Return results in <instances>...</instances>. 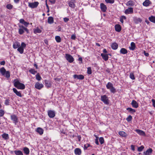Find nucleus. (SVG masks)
Listing matches in <instances>:
<instances>
[{
  "mask_svg": "<svg viewBox=\"0 0 155 155\" xmlns=\"http://www.w3.org/2000/svg\"><path fill=\"white\" fill-rule=\"evenodd\" d=\"M14 86L18 89L23 90L25 89V86L22 83H20L18 81H15L14 83Z\"/></svg>",
  "mask_w": 155,
  "mask_h": 155,
  "instance_id": "f257e3e1",
  "label": "nucleus"
},
{
  "mask_svg": "<svg viewBox=\"0 0 155 155\" xmlns=\"http://www.w3.org/2000/svg\"><path fill=\"white\" fill-rule=\"evenodd\" d=\"M101 100L105 104H109L108 97L106 95L101 96Z\"/></svg>",
  "mask_w": 155,
  "mask_h": 155,
  "instance_id": "f03ea898",
  "label": "nucleus"
},
{
  "mask_svg": "<svg viewBox=\"0 0 155 155\" xmlns=\"http://www.w3.org/2000/svg\"><path fill=\"white\" fill-rule=\"evenodd\" d=\"M65 58L70 63L72 62L74 60V58L72 56L69 54H66Z\"/></svg>",
  "mask_w": 155,
  "mask_h": 155,
  "instance_id": "7ed1b4c3",
  "label": "nucleus"
},
{
  "mask_svg": "<svg viewBox=\"0 0 155 155\" xmlns=\"http://www.w3.org/2000/svg\"><path fill=\"white\" fill-rule=\"evenodd\" d=\"M11 118L13 122L15 125L18 122V119L17 116L15 114H13L11 116Z\"/></svg>",
  "mask_w": 155,
  "mask_h": 155,
  "instance_id": "20e7f679",
  "label": "nucleus"
},
{
  "mask_svg": "<svg viewBox=\"0 0 155 155\" xmlns=\"http://www.w3.org/2000/svg\"><path fill=\"white\" fill-rule=\"evenodd\" d=\"M39 4L38 2H35L33 3H29L28 6L31 8H35L37 7Z\"/></svg>",
  "mask_w": 155,
  "mask_h": 155,
  "instance_id": "39448f33",
  "label": "nucleus"
},
{
  "mask_svg": "<svg viewBox=\"0 0 155 155\" xmlns=\"http://www.w3.org/2000/svg\"><path fill=\"white\" fill-rule=\"evenodd\" d=\"M48 116L51 118L54 117L55 115V112L54 111L49 110L48 112Z\"/></svg>",
  "mask_w": 155,
  "mask_h": 155,
  "instance_id": "423d86ee",
  "label": "nucleus"
},
{
  "mask_svg": "<svg viewBox=\"0 0 155 155\" xmlns=\"http://www.w3.org/2000/svg\"><path fill=\"white\" fill-rule=\"evenodd\" d=\"M76 2L75 0H71L68 3L69 6L71 8H74L75 7V3Z\"/></svg>",
  "mask_w": 155,
  "mask_h": 155,
  "instance_id": "0eeeda50",
  "label": "nucleus"
},
{
  "mask_svg": "<svg viewBox=\"0 0 155 155\" xmlns=\"http://www.w3.org/2000/svg\"><path fill=\"white\" fill-rule=\"evenodd\" d=\"M44 87L43 85L42 84H40L38 82L36 83L35 84V87L36 88L40 90Z\"/></svg>",
  "mask_w": 155,
  "mask_h": 155,
  "instance_id": "6e6552de",
  "label": "nucleus"
},
{
  "mask_svg": "<svg viewBox=\"0 0 155 155\" xmlns=\"http://www.w3.org/2000/svg\"><path fill=\"white\" fill-rule=\"evenodd\" d=\"M124 12L126 14H132L133 13V8L132 7H129L125 10Z\"/></svg>",
  "mask_w": 155,
  "mask_h": 155,
  "instance_id": "1a4fd4ad",
  "label": "nucleus"
},
{
  "mask_svg": "<svg viewBox=\"0 0 155 155\" xmlns=\"http://www.w3.org/2000/svg\"><path fill=\"white\" fill-rule=\"evenodd\" d=\"M73 77L74 79H77L79 80H83L84 78V75L81 74L79 75L74 74L73 75Z\"/></svg>",
  "mask_w": 155,
  "mask_h": 155,
  "instance_id": "9d476101",
  "label": "nucleus"
},
{
  "mask_svg": "<svg viewBox=\"0 0 155 155\" xmlns=\"http://www.w3.org/2000/svg\"><path fill=\"white\" fill-rule=\"evenodd\" d=\"M133 20L134 22L137 24L140 23L142 21V20L140 18L137 17H134Z\"/></svg>",
  "mask_w": 155,
  "mask_h": 155,
  "instance_id": "9b49d317",
  "label": "nucleus"
},
{
  "mask_svg": "<svg viewBox=\"0 0 155 155\" xmlns=\"http://www.w3.org/2000/svg\"><path fill=\"white\" fill-rule=\"evenodd\" d=\"M152 151L153 150L152 148H149L146 151L143 152V155H150L152 153Z\"/></svg>",
  "mask_w": 155,
  "mask_h": 155,
  "instance_id": "f8f14e48",
  "label": "nucleus"
},
{
  "mask_svg": "<svg viewBox=\"0 0 155 155\" xmlns=\"http://www.w3.org/2000/svg\"><path fill=\"white\" fill-rule=\"evenodd\" d=\"M100 7L101 10L103 12H106L107 9L106 6L103 3H101L100 4Z\"/></svg>",
  "mask_w": 155,
  "mask_h": 155,
  "instance_id": "ddd939ff",
  "label": "nucleus"
},
{
  "mask_svg": "<svg viewBox=\"0 0 155 155\" xmlns=\"http://www.w3.org/2000/svg\"><path fill=\"white\" fill-rule=\"evenodd\" d=\"M131 104L132 107L135 108H137L138 107V104L136 101L134 100L132 101Z\"/></svg>",
  "mask_w": 155,
  "mask_h": 155,
  "instance_id": "4468645a",
  "label": "nucleus"
},
{
  "mask_svg": "<svg viewBox=\"0 0 155 155\" xmlns=\"http://www.w3.org/2000/svg\"><path fill=\"white\" fill-rule=\"evenodd\" d=\"M115 30L117 32H120L121 29V28L120 25L119 24L116 25L115 26Z\"/></svg>",
  "mask_w": 155,
  "mask_h": 155,
  "instance_id": "2eb2a0df",
  "label": "nucleus"
},
{
  "mask_svg": "<svg viewBox=\"0 0 155 155\" xmlns=\"http://www.w3.org/2000/svg\"><path fill=\"white\" fill-rule=\"evenodd\" d=\"M45 85L47 88L50 87H51V84L50 82L48 80H45L44 81Z\"/></svg>",
  "mask_w": 155,
  "mask_h": 155,
  "instance_id": "dca6fc26",
  "label": "nucleus"
},
{
  "mask_svg": "<svg viewBox=\"0 0 155 155\" xmlns=\"http://www.w3.org/2000/svg\"><path fill=\"white\" fill-rule=\"evenodd\" d=\"M101 56H102L103 59L105 61H106L108 60V54H104L101 53Z\"/></svg>",
  "mask_w": 155,
  "mask_h": 155,
  "instance_id": "f3484780",
  "label": "nucleus"
},
{
  "mask_svg": "<svg viewBox=\"0 0 155 155\" xmlns=\"http://www.w3.org/2000/svg\"><path fill=\"white\" fill-rule=\"evenodd\" d=\"M13 91L14 93H15L17 96L19 97H22L21 93L20 92L18 91L16 88H13Z\"/></svg>",
  "mask_w": 155,
  "mask_h": 155,
  "instance_id": "a211bd4d",
  "label": "nucleus"
},
{
  "mask_svg": "<svg viewBox=\"0 0 155 155\" xmlns=\"http://www.w3.org/2000/svg\"><path fill=\"white\" fill-rule=\"evenodd\" d=\"M74 153L76 155H80L81 153V151L80 148H76L74 150Z\"/></svg>",
  "mask_w": 155,
  "mask_h": 155,
  "instance_id": "6ab92c4d",
  "label": "nucleus"
},
{
  "mask_svg": "<svg viewBox=\"0 0 155 155\" xmlns=\"http://www.w3.org/2000/svg\"><path fill=\"white\" fill-rule=\"evenodd\" d=\"M151 4V3L149 0H145L143 3V5L147 7Z\"/></svg>",
  "mask_w": 155,
  "mask_h": 155,
  "instance_id": "aec40b11",
  "label": "nucleus"
},
{
  "mask_svg": "<svg viewBox=\"0 0 155 155\" xmlns=\"http://www.w3.org/2000/svg\"><path fill=\"white\" fill-rule=\"evenodd\" d=\"M36 131L41 135L44 132L43 130L41 127L37 128V129L36 130Z\"/></svg>",
  "mask_w": 155,
  "mask_h": 155,
  "instance_id": "412c9836",
  "label": "nucleus"
},
{
  "mask_svg": "<svg viewBox=\"0 0 155 155\" xmlns=\"http://www.w3.org/2000/svg\"><path fill=\"white\" fill-rule=\"evenodd\" d=\"M135 131L137 132V134L140 135L142 136L145 135V133L144 132L143 130L139 129H137L135 130Z\"/></svg>",
  "mask_w": 155,
  "mask_h": 155,
  "instance_id": "4be33fe9",
  "label": "nucleus"
},
{
  "mask_svg": "<svg viewBox=\"0 0 155 155\" xmlns=\"http://www.w3.org/2000/svg\"><path fill=\"white\" fill-rule=\"evenodd\" d=\"M118 134L122 137H126L127 136V134L124 131H120L119 132Z\"/></svg>",
  "mask_w": 155,
  "mask_h": 155,
  "instance_id": "5701e85b",
  "label": "nucleus"
},
{
  "mask_svg": "<svg viewBox=\"0 0 155 155\" xmlns=\"http://www.w3.org/2000/svg\"><path fill=\"white\" fill-rule=\"evenodd\" d=\"M48 22L49 24H52L54 22V18L51 16L48 17Z\"/></svg>",
  "mask_w": 155,
  "mask_h": 155,
  "instance_id": "b1692460",
  "label": "nucleus"
},
{
  "mask_svg": "<svg viewBox=\"0 0 155 155\" xmlns=\"http://www.w3.org/2000/svg\"><path fill=\"white\" fill-rule=\"evenodd\" d=\"M130 47H129V49L130 50H134L136 48V45L135 43L134 42H132L130 44Z\"/></svg>",
  "mask_w": 155,
  "mask_h": 155,
  "instance_id": "393cba45",
  "label": "nucleus"
},
{
  "mask_svg": "<svg viewBox=\"0 0 155 155\" xmlns=\"http://www.w3.org/2000/svg\"><path fill=\"white\" fill-rule=\"evenodd\" d=\"M118 47V44L116 43H114L111 45V48L114 50L117 49Z\"/></svg>",
  "mask_w": 155,
  "mask_h": 155,
  "instance_id": "a878e982",
  "label": "nucleus"
},
{
  "mask_svg": "<svg viewBox=\"0 0 155 155\" xmlns=\"http://www.w3.org/2000/svg\"><path fill=\"white\" fill-rule=\"evenodd\" d=\"M127 51L125 48H121L120 51V52L122 54H125L127 53Z\"/></svg>",
  "mask_w": 155,
  "mask_h": 155,
  "instance_id": "bb28decb",
  "label": "nucleus"
},
{
  "mask_svg": "<svg viewBox=\"0 0 155 155\" xmlns=\"http://www.w3.org/2000/svg\"><path fill=\"white\" fill-rule=\"evenodd\" d=\"M6 71L4 67L0 68V72L2 75H5V72H6Z\"/></svg>",
  "mask_w": 155,
  "mask_h": 155,
  "instance_id": "cd10ccee",
  "label": "nucleus"
},
{
  "mask_svg": "<svg viewBox=\"0 0 155 155\" xmlns=\"http://www.w3.org/2000/svg\"><path fill=\"white\" fill-rule=\"evenodd\" d=\"M113 86V84L112 83H111L110 82H108L107 84L106 85V87L107 89H110L111 87H112Z\"/></svg>",
  "mask_w": 155,
  "mask_h": 155,
  "instance_id": "c85d7f7f",
  "label": "nucleus"
},
{
  "mask_svg": "<svg viewBox=\"0 0 155 155\" xmlns=\"http://www.w3.org/2000/svg\"><path fill=\"white\" fill-rule=\"evenodd\" d=\"M2 137L5 140H8L9 139V136L8 134L4 133L2 135Z\"/></svg>",
  "mask_w": 155,
  "mask_h": 155,
  "instance_id": "c756f323",
  "label": "nucleus"
},
{
  "mask_svg": "<svg viewBox=\"0 0 155 155\" xmlns=\"http://www.w3.org/2000/svg\"><path fill=\"white\" fill-rule=\"evenodd\" d=\"M23 150L25 154L27 155L29 154L30 151L29 149L27 147H25L23 149Z\"/></svg>",
  "mask_w": 155,
  "mask_h": 155,
  "instance_id": "7c9ffc66",
  "label": "nucleus"
},
{
  "mask_svg": "<svg viewBox=\"0 0 155 155\" xmlns=\"http://www.w3.org/2000/svg\"><path fill=\"white\" fill-rule=\"evenodd\" d=\"M14 152L16 155H23L22 152L20 150H15Z\"/></svg>",
  "mask_w": 155,
  "mask_h": 155,
  "instance_id": "2f4dec72",
  "label": "nucleus"
},
{
  "mask_svg": "<svg viewBox=\"0 0 155 155\" xmlns=\"http://www.w3.org/2000/svg\"><path fill=\"white\" fill-rule=\"evenodd\" d=\"M127 110L132 114H133L136 112V110L135 109H133L130 107L127 108Z\"/></svg>",
  "mask_w": 155,
  "mask_h": 155,
  "instance_id": "473e14b6",
  "label": "nucleus"
},
{
  "mask_svg": "<svg viewBox=\"0 0 155 155\" xmlns=\"http://www.w3.org/2000/svg\"><path fill=\"white\" fill-rule=\"evenodd\" d=\"M149 20L151 22L155 23V17L151 16L149 18Z\"/></svg>",
  "mask_w": 155,
  "mask_h": 155,
  "instance_id": "72a5a7b5",
  "label": "nucleus"
},
{
  "mask_svg": "<svg viewBox=\"0 0 155 155\" xmlns=\"http://www.w3.org/2000/svg\"><path fill=\"white\" fill-rule=\"evenodd\" d=\"M20 46L19 43L18 42H16L13 44V48L15 49H16L18 48Z\"/></svg>",
  "mask_w": 155,
  "mask_h": 155,
  "instance_id": "f704fd0d",
  "label": "nucleus"
},
{
  "mask_svg": "<svg viewBox=\"0 0 155 155\" xmlns=\"http://www.w3.org/2000/svg\"><path fill=\"white\" fill-rule=\"evenodd\" d=\"M55 39L58 43L60 42L61 41V38L59 36H56L55 37Z\"/></svg>",
  "mask_w": 155,
  "mask_h": 155,
  "instance_id": "c9c22d12",
  "label": "nucleus"
},
{
  "mask_svg": "<svg viewBox=\"0 0 155 155\" xmlns=\"http://www.w3.org/2000/svg\"><path fill=\"white\" fill-rule=\"evenodd\" d=\"M41 32V30L38 27L36 28L34 31V33L35 34L36 33H40Z\"/></svg>",
  "mask_w": 155,
  "mask_h": 155,
  "instance_id": "e433bc0d",
  "label": "nucleus"
},
{
  "mask_svg": "<svg viewBox=\"0 0 155 155\" xmlns=\"http://www.w3.org/2000/svg\"><path fill=\"white\" fill-rule=\"evenodd\" d=\"M17 50L20 54H22L24 52V49L22 47H20V46L18 48Z\"/></svg>",
  "mask_w": 155,
  "mask_h": 155,
  "instance_id": "4c0bfd02",
  "label": "nucleus"
},
{
  "mask_svg": "<svg viewBox=\"0 0 155 155\" xmlns=\"http://www.w3.org/2000/svg\"><path fill=\"white\" fill-rule=\"evenodd\" d=\"M109 89L110 90V92L113 94L115 93L116 92V89L114 86L112 87Z\"/></svg>",
  "mask_w": 155,
  "mask_h": 155,
  "instance_id": "58836bf2",
  "label": "nucleus"
},
{
  "mask_svg": "<svg viewBox=\"0 0 155 155\" xmlns=\"http://www.w3.org/2000/svg\"><path fill=\"white\" fill-rule=\"evenodd\" d=\"M29 71L31 74H35L36 73H37V71H35V69H33L31 68L29 70Z\"/></svg>",
  "mask_w": 155,
  "mask_h": 155,
  "instance_id": "ea45409f",
  "label": "nucleus"
},
{
  "mask_svg": "<svg viewBox=\"0 0 155 155\" xmlns=\"http://www.w3.org/2000/svg\"><path fill=\"white\" fill-rule=\"evenodd\" d=\"M126 19V16L123 15L121 16L120 18V21L121 22V23H123L124 22L123 20Z\"/></svg>",
  "mask_w": 155,
  "mask_h": 155,
  "instance_id": "a19ab883",
  "label": "nucleus"
},
{
  "mask_svg": "<svg viewBox=\"0 0 155 155\" xmlns=\"http://www.w3.org/2000/svg\"><path fill=\"white\" fill-rule=\"evenodd\" d=\"M36 78L38 81H40L41 78L40 76L39 73H38L36 75Z\"/></svg>",
  "mask_w": 155,
  "mask_h": 155,
  "instance_id": "79ce46f5",
  "label": "nucleus"
},
{
  "mask_svg": "<svg viewBox=\"0 0 155 155\" xmlns=\"http://www.w3.org/2000/svg\"><path fill=\"white\" fill-rule=\"evenodd\" d=\"M99 141L100 143L102 144L104 143V139L103 137H101L99 138Z\"/></svg>",
  "mask_w": 155,
  "mask_h": 155,
  "instance_id": "37998d69",
  "label": "nucleus"
},
{
  "mask_svg": "<svg viewBox=\"0 0 155 155\" xmlns=\"http://www.w3.org/2000/svg\"><path fill=\"white\" fill-rule=\"evenodd\" d=\"M6 78H9L10 77V72L8 71H6L5 72V75H4Z\"/></svg>",
  "mask_w": 155,
  "mask_h": 155,
  "instance_id": "c03bdc74",
  "label": "nucleus"
},
{
  "mask_svg": "<svg viewBox=\"0 0 155 155\" xmlns=\"http://www.w3.org/2000/svg\"><path fill=\"white\" fill-rule=\"evenodd\" d=\"M130 78L132 80H134L135 78L134 75V73L132 72H131L130 74Z\"/></svg>",
  "mask_w": 155,
  "mask_h": 155,
  "instance_id": "a18cd8bd",
  "label": "nucleus"
},
{
  "mask_svg": "<svg viewBox=\"0 0 155 155\" xmlns=\"http://www.w3.org/2000/svg\"><path fill=\"white\" fill-rule=\"evenodd\" d=\"M24 32V29L20 28L18 29V33L20 35L23 34Z\"/></svg>",
  "mask_w": 155,
  "mask_h": 155,
  "instance_id": "49530a36",
  "label": "nucleus"
},
{
  "mask_svg": "<svg viewBox=\"0 0 155 155\" xmlns=\"http://www.w3.org/2000/svg\"><path fill=\"white\" fill-rule=\"evenodd\" d=\"M105 1L107 3L113 4L114 2V0H105Z\"/></svg>",
  "mask_w": 155,
  "mask_h": 155,
  "instance_id": "de8ad7c7",
  "label": "nucleus"
},
{
  "mask_svg": "<svg viewBox=\"0 0 155 155\" xmlns=\"http://www.w3.org/2000/svg\"><path fill=\"white\" fill-rule=\"evenodd\" d=\"M87 73L89 74H91L92 71L91 67H88L87 68Z\"/></svg>",
  "mask_w": 155,
  "mask_h": 155,
  "instance_id": "09e8293b",
  "label": "nucleus"
},
{
  "mask_svg": "<svg viewBox=\"0 0 155 155\" xmlns=\"http://www.w3.org/2000/svg\"><path fill=\"white\" fill-rule=\"evenodd\" d=\"M144 148V147L142 145L140 147H138L137 150L139 152H141L143 150Z\"/></svg>",
  "mask_w": 155,
  "mask_h": 155,
  "instance_id": "8fccbe9b",
  "label": "nucleus"
},
{
  "mask_svg": "<svg viewBox=\"0 0 155 155\" xmlns=\"http://www.w3.org/2000/svg\"><path fill=\"white\" fill-rule=\"evenodd\" d=\"M6 8L8 9H11L13 8V6L10 4H8L6 5Z\"/></svg>",
  "mask_w": 155,
  "mask_h": 155,
  "instance_id": "3c124183",
  "label": "nucleus"
},
{
  "mask_svg": "<svg viewBox=\"0 0 155 155\" xmlns=\"http://www.w3.org/2000/svg\"><path fill=\"white\" fill-rule=\"evenodd\" d=\"M132 119V117L131 115H129L128 117L126 118V120L128 122H130L131 121Z\"/></svg>",
  "mask_w": 155,
  "mask_h": 155,
  "instance_id": "603ef678",
  "label": "nucleus"
},
{
  "mask_svg": "<svg viewBox=\"0 0 155 155\" xmlns=\"http://www.w3.org/2000/svg\"><path fill=\"white\" fill-rule=\"evenodd\" d=\"M5 114V112L4 110L0 109V117H2Z\"/></svg>",
  "mask_w": 155,
  "mask_h": 155,
  "instance_id": "864d4df0",
  "label": "nucleus"
},
{
  "mask_svg": "<svg viewBox=\"0 0 155 155\" xmlns=\"http://www.w3.org/2000/svg\"><path fill=\"white\" fill-rule=\"evenodd\" d=\"M90 146V144L88 143L84 144V150H86L87 148Z\"/></svg>",
  "mask_w": 155,
  "mask_h": 155,
  "instance_id": "5fc2aeb1",
  "label": "nucleus"
},
{
  "mask_svg": "<svg viewBox=\"0 0 155 155\" xmlns=\"http://www.w3.org/2000/svg\"><path fill=\"white\" fill-rule=\"evenodd\" d=\"M10 100L8 99H7L5 100V104L6 105H9Z\"/></svg>",
  "mask_w": 155,
  "mask_h": 155,
  "instance_id": "6e6d98bb",
  "label": "nucleus"
},
{
  "mask_svg": "<svg viewBox=\"0 0 155 155\" xmlns=\"http://www.w3.org/2000/svg\"><path fill=\"white\" fill-rule=\"evenodd\" d=\"M26 46V44L24 42H22L21 44V46L20 47H22L23 49L25 48Z\"/></svg>",
  "mask_w": 155,
  "mask_h": 155,
  "instance_id": "4d7b16f0",
  "label": "nucleus"
},
{
  "mask_svg": "<svg viewBox=\"0 0 155 155\" xmlns=\"http://www.w3.org/2000/svg\"><path fill=\"white\" fill-rule=\"evenodd\" d=\"M127 5L129 6H130L132 5V2L128 1L127 2Z\"/></svg>",
  "mask_w": 155,
  "mask_h": 155,
  "instance_id": "13d9d810",
  "label": "nucleus"
},
{
  "mask_svg": "<svg viewBox=\"0 0 155 155\" xmlns=\"http://www.w3.org/2000/svg\"><path fill=\"white\" fill-rule=\"evenodd\" d=\"M63 20H64V21L65 22H67L69 20V19L68 18L65 17V18H64Z\"/></svg>",
  "mask_w": 155,
  "mask_h": 155,
  "instance_id": "bf43d9fd",
  "label": "nucleus"
},
{
  "mask_svg": "<svg viewBox=\"0 0 155 155\" xmlns=\"http://www.w3.org/2000/svg\"><path fill=\"white\" fill-rule=\"evenodd\" d=\"M76 38V36L75 35H71V39L73 40H75Z\"/></svg>",
  "mask_w": 155,
  "mask_h": 155,
  "instance_id": "052dcab7",
  "label": "nucleus"
},
{
  "mask_svg": "<svg viewBox=\"0 0 155 155\" xmlns=\"http://www.w3.org/2000/svg\"><path fill=\"white\" fill-rule=\"evenodd\" d=\"M25 21L23 19H21L19 20V22L20 23L23 24L24 22Z\"/></svg>",
  "mask_w": 155,
  "mask_h": 155,
  "instance_id": "680f3d73",
  "label": "nucleus"
},
{
  "mask_svg": "<svg viewBox=\"0 0 155 155\" xmlns=\"http://www.w3.org/2000/svg\"><path fill=\"white\" fill-rule=\"evenodd\" d=\"M152 102L153 103V106L155 107V100L153 99H152L151 100Z\"/></svg>",
  "mask_w": 155,
  "mask_h": 155,
  "instance_id": "e2e57ef3",
  "label": "nucleus"
},
{
  "mask_svg": "<svg viewBox=\"0 0 155 155\" xmlns=\"http://www.w3.org/2000/svg\"><path fill=\"white\" fill-rule=\"evenodd\" d=\"M143 53L144 55L146 57H148L149 55V54L148 53H146L145 51H144Z\"/></svg>",
  "mask_w": 155,
  "mask_h": 155,
  "instance_id": "0e129e2a",
  "label": "nucleus"
},
{
  "mask_svg": "<svg viewBox=\"0 0 155 155\" xmlns=\"http://www.w3.org/2000/svg\"><path fill=\"white\" fill-rule=\"evenodd\" d=\"M23 24L25 26L27 27L29 24V23L25 21Z\"/></svg>",
  "mask_w": 155,
  "mask_h": 155,
  "instance_id": "69168bd1",
  "label": "nucleus"
},
{
  "mask_svg": "<svg viewBox=\"0 0 155 155\" xmlns=\"http://www.w3.org/2000/svg\"><path fill=\"white\" fill-rule=\"evenodd\" d=\"M132 150L133 151H134L135 150V147L133 145H131L130 146Z\"/></svg>",
  "mask_w": 155,
  "mask_h": 155,
  "instance_id": "338daca9",
  "label": "nucleus"
},
{
  "mask_svg": "<svg viewBox=\"0 0 155 155\" xmlns=\"http://www.w3.org/2000/svg\"><path fill=\"white\" fill-rule=\"evenodd\" d=\"M49 2L52 4H54L55 2V0H49Z\"/></svg>",
  "mask_w": 155,
  "mask_h": 155,
  "instance_id": "774afa93",
  "label": "nucleus"
}]
</instances>
